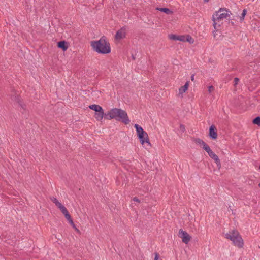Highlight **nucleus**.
<instances>
[{"label": "nucleus", "instance_id": "f257e3e1", "mask_svg": "<svg viewBox=\"0 0 260 260\" xmlns=\"http://www.w3.org/2000/svg\"><path fill=\"white\" fill-rule=\"evenodd\" d=\"M105 118L110 120L115 119L125 125L129 123L130 120L125 111L119 108H112L105 114Z\"/></svg>", "mask_w": 260, "mask_h": 260}, {"label": "nucleus", "instance_id": "f03ea898", "mask_svg": "<svg viewBox=\"0 0 260 260\" xmlns=\"http://www.w3.org/2000/svg\"><path fill=\"white\" fill-rule=\"evenodd\" d=\"M90 43L93 51L98 53L106 54L111 52L110 44L106 40L104 36L102 37L99 40L91 41Z\"/></svg>", "mask_w": 260, "mask_h": 260}, {"label": "nucleus", "instance_id": "7ed1b4c3", "mask_svg": "<svg viewBox=\"0 0 260 260\" xmlns=\"http://www.w3.org/2000/svg\"><path fill=\"white\" fill-rule=\"evenodd\" d=\"M225 238L231 240L233 244L238 248L243 247L244 245L243 240L237 230H233L229 233H226Z\"/></svg>", "mask_w": 260, "mask_h": 260}, {"label": "nucleus", "instance_id": "20e7f679", "mask_svg": "<svg viewBox=\"0 0 260 260\" xmlns=\"http://www.w3.org/2000/svg\"><path fill=\"white\" fill-rule=\"evenodd\" d=\"M134 127L136 129L137 135L141 143L143 145L144 143H148L149 146H151L147 133L144 131L141 126L137 124H135Z\"/></svg>", "mask_w": 260, "mask_h": 260}, {"label": "nucleus", "instance_id": "39448f33", "mask_svg": "<svg viewBox=\"0 0 260 260\" xmlns=\"http://www.w3.org/2000/svg\"><path fill=\"white\" fill-rule=\"evenodd\" d=\"M224 11H228L225 8H221L214 13L213 16L222 21L224 18H227L230 16L229 13L223 12Z\"/></svg>", "mask_w": 260, "mask_h": 260}, {"label": "nucleus", "instance_id": "423d86ee", "mask_svg": "<svg viewBox=\"0 0 260 260\" xmlns=\"http://www.w3.org/2000/svg\"><path fill=\"white\" fill-rule=\"evenodd\" d=\"M178 236L182 239V242L185 244H187L191 239V236L182 229H180L178 233Z\"/></svg>", "mask_w": 260, "mask_h": 260}, {"label": "nucleus", "instance_id": "0eeeda50", "mask_svg": "<svg viewBox=\"0 0 260 260\" xmlns=\"http://www.w3.org/2000/svg\"><path fill=\"white\" fill-rule=\"evenodd\" d=\"M209 137L212 140H216L217 138L218 135L216 126L214 125H212L209 127Z\"/></svg>", "mask_w": 260, "mask_h": 260}, {"label": "nucleus", "instance_id": "6e6552de", "mask_svg": "<svg viewBox=\"0 0 260 260\" xmlns=\"http://www.w3.org/2000/svg\"><path fill=\"white\" fill-rule=\"evenodd\" d=\"M105 113H104V110L102 107H101L95 112L94 117L98 121H101L103 117L105 118Z\"/></svg>", "mask_w": 260, "mask_h": 260}, {"label": "nucleus", "instance_id": "1a4fd4ad", "mask_svg": "<svg viewBox=\"0 0 260 260\" xmlns=\"http://www.w3.org/2000/svg\"><path fill=\"white\" fill-rule=\"evenodd\" d=\"M125 28L123 27L120 29L118 30L115 35V39L116 40H120L125 37Z\"/></svg>", "mask_w": 260, "mask_h": 260}, {"label": "nucleus", "instance_id": "9d476101", "mask_svg": "<svg viewBox=\"0 0 260 260\" xmlns=\"http://www.w3.org/2000/svg\"><path fill=\"white\" fill-rule=\"evenodd\" d=\"M212 20L213 21V26L214 27L215 30L218 31L221 25L222 24V20L216 19L213 16Z\"/></svg>", "mask_w": 260, "mask_h": 260}, {"label": "nucleus", "instance_id": "9b49d317", "mask_svg": "<svg viewBox=\"0 0 260 260\" xmlns=\"http://www.w3.org/2000/svg\"><path fill=\"white\" fill-rule=\"evenodd\" d=\"M58 48L61 49L63 51H66L68 48V43L65 41H60L57 42Z\"/></svg>", "mask_w": 260, "mask_h": 260}, {"label": "nucleus", "instance_id": "f8f14e48", "mask_svg": "<svg viewBox=\"0 0 260 260\" xmlns=\"http://www.w3.org/2000/svg\"><path fill=\"white\" fill-rule=\"evenodd\" d=\"M192 140L196 144L202 146L204 150L209 146L203 140L200 138H193Z\"/></svg>", "mask_w": 260, "mask_h": 260}, {"label": "nucleus", "instance_id": "ddd939ff", "mask_svg": "<svg viewBox=\"0 0 260 260\" xmlns=\"http://www.w3.org/2000/svg\"><path fill=\"white\" fill-rule=\"evenodd\" d=\"M169 38L171 40H179L180 41L185 42V36H177L174 34H171L169 35Z\"/></svg>", "mask_w": 260, "mask_h": 260}, {"label": "nucleus", "instance_id": "4468645a", "mask_svg": "<svg viewBox=\"0 0 260 260\" xmlns=\"http://www.w3.org/2000/svg\"><path fill=\"white\" fill-rule=\"evenodd\" d=\"M12 100L16 101L17 103H18L20 106L23 108L24 109V105H23L21 104V100L19 98V95L17 94L16 92L14 93V94H12Z\"/></svg>", "mask_w": 260, "mask_h": 260}, {"label": "nucleus", "instance_id": "2eb2a0df", "mask_svg": "<svg viewBox=\"0 0 260 260\" xmlns=\"http://www.w3.org/2000/svg\"><path fill=\"white\" fill-rule=\"evenodd\" d=\"M205 150L208 153L209 156L212 158L213 159L217 155L214 152L210 149V147L208 146Z\"/></svg>", "mask_w": 260, "mask_h": 260}, {"label": "nucleus", "instance_id": "dca6fc26", "mask_svg": "<svg viewBox=\"0 0 260 260\" xmlns=\"http://www.w3.org/2000/svg\"><path fill=\"white\" fill-rule=\"evenodd\" d=\"M188 85H189V82L187 81L184 86H181L179 89V93L182 94L183 93L185 92L188 89Z\"/></svg>", "mask_w": 260, "mask_h": 260}, {"label": "nucleus", "instance_id": "f3484780", "mask_svg": "<svg viewBox=\"0 0 260 260\" xmlns=\"http://www.w3.org/2000/svg\"><path fill=\"white\" fill-rule=\"evenodd\" d=\"M102 107L100 106V105H96V104H93V105H90L89 106V108L94 111L95 112H96L99 109H100V108H101Z\"/></svg>", "mask_w": 260, "mask_h": 260}, {"label": "nucleus", "instance_id": "a211bd4d", "mask_svg": "<svg viewBox=\"0 0 260 260\" xmlns=\"http://www.w3.org/2000/svg\"><path fill=\"white\" fill-rule=\"evenodd\" d=\"M157 9L161 12L165 13L167 14H169L172 12V11L169 9L167 8H157Z\"/></svg>", "mask_w": 260, "mask_h": 260}, {"label": "nucleus", "instance_id": "6ab92c4d", "mask_svg": "<svg viewBox=\"0 0 260 260\" xmlns=\"http://www.w3.org/2000/svg\"><path fill=\"white\" fill-rule=\"evenodd\" d=\"M213 159L215 160V162L216 164L218 169H220L221 167V164L218 156L216 155L215 157H214Z\"/></svg>", "mask_w": 260, "mask_h": 260}, {"label": "nucleus", "instance_id": "aec40b11", "mask_svg": "<svg viewBox=\"0 0 260 260\" xmlns=\"http://www.w3.org/2000/svg\"><path fill=\"white\" fill-rule=\"evenodd\" d=\"M252 123L260 126V116H257L254 118L252 120Z\"/></svg>", "mask_w": 260, "mask_h": 260}, {"label": "nucleus", "instance_id": "412c9836", "mask_svg": "<svg viewBox=\"0 0 260 260\" xmlns=\"http://www.w3.org/2000/svg\"><path fill=\"white\" fill-rule=\"evenodd\" d=\"M186 41L190 43H192L193 42L192 38L189 35H187L186 37L185 36V42Z\"/></svg>", "mask_w": 260, "mask_h": 260}, {"label": "nucleus", "instance_id": "4be33fe9", "mask_svg": "<svg viewBox=\"0 0 260 260\" xmlns=\"http://www.w3.org/2000/svg\"><path fill=\"white\" fill-rule=\"evenodd\" d=\"M246 12H247V10L246 9H244L243 10L241 15L240 17V21H243L244 20V17L246 14Z\"/></svg>", "mask_w": 260, "mask_h": 260}, {"label": "nucleus", "instance_id": "5701e85b", "mask_svg": "<svg viewBox=\"0 0 260 260\" xmlns=\"http://www.w3.org/2000/svg\"><path fill=\"white\" fill-rule=\"evenodd\" d=\"M59 209L63 214L68 211L67 208L63 205H62L61 207Z\"/></svg>", "mask_w": 260, "mask_h": 260}, {"label": "nucleus", "instance_id": "b1692460", "mask_svg": "<svg viewBox=\"0 0 260 260\" xmlns=\"http://www.w3.org/2000/svg\"><path fill=\"white\" fill-rule=\"evenodd\" d=\"M59 209L63 214L68 211L67 208L63 205H62L61 207Z\"/></svg>", "mask_w": 260, "mask_h": 260}, {"label": "nucleus", "instance_id": "393cba45", "mask_svg": "<svg viewBox=\"0 0 260 260\" xmlns=\"http://www.w3.org/2000/svg\"><path fill=\"white\" fill-rule=\"evenodd\" d=\"M63 215L68 221H70L71 219H72L71 216L68 211L63 214Z\"/></svg>", "mask_w": 260, "mask_h": 260}, {"label": "nucleus", "instance_id": "a878e982", "mask_svg": "<svg viewBox=\"0 0 260 260\" xmlns=\"http://www.w3.org/2000/svg\"><path fill=\"white\" fill-rule=\"evenodd\" d=\"M69 222H70V223L71 224L73 228H74L78 232H79V230L76 227V225L74 224L72 219L69 221Z\"/></svg>", "mask_w": 260, "mask_h": 260}, {"label": "nucleus", "instance_id": "bb28decb", "mask_svg": "<svg viewBox=\"0 0 260 260\" xmlns=\"http://www.w3.org/2000/svg\"><path fill=\"white\" fill-rule=\"evenodd\" d=\"M239 81V78L237 77H235L234 79V85L235 86L236 85H237Z\"/></svg>", "mask_w": 260, "mask_h": 260}, {"label": "nucleus", "instance_id": "cd10ccee", "mask_svg": "<svg viewBox=\"0 0 260 260\" xmlns=\"http://www.w3.org/2000/svg\"><path fill=\"white\" fill-rule=\"evenodd\" d=\"M50 200H51V201L54 203L55 204L58 202V200L56 198H54V197H51L50 198Z\"/></svg>", "mask_w": 260, "mask_h": 260}, {"label": "nucleus", "instance_id": "c85d7f7f", "mask_svg": "<svg viewBox=\"0 0 260 260\" xmlns=\"http://www.w3.org/2000/svg\"><path fill=\"white\" fill-rule=\"evenodd\" d=\"M214 88L213 86H210L208 88V91L210 93H211L213 90Z\"/></svg>", "mask_w": 260, "mask_h": 260}, {"label": "nucleus", "instance_id": "c756f323", "mask_svg": "<svg viewBox=\"0 0 260 260\" xmlns=\"http://www.w3.org/2000/svg\"><path fill=\"white\" fill-rule=\"evenodd\" d=\"M55 205H56V206L58 208H60L61 207V206H62V204H61V203H60L59 201H58V202H57V203H56L55 204Z\"/></svg>", "mask_w": 260, "mask_h": 260}, {"label": "nucleus", "instance_id": "7c9ffc66", "mask_svg": "<svg viewBox=\"0 0 260 260\" xmlns=\"http://www.w3.org/2000/svg\"><path fill=\"white\" fill-rule=\"evenodd\" d=\"M159 254L158 253H155L154 260H158L159 258Z\"/></svg>", "mask_w": 260, "mask_h": 260}, {"label": "nucleus", "instance_id": "2f4dec72", "mask_svg": "<svg viewBox=\"0 0 260 260\" xmlns=\"http://www.w3.org/2000/svg\"><path fill=\"white\" fill-rule=\"evenodd\" d=\"M133 200L139 203L140 202V200L137 197H136L133 198Z\"/></svg>", "mask_w": 260, "mask_h": 260}, {"label": "nucleus", "instance_id": "473e14b6", "mask_svg": "<svg viewBox=\"0 0 260 260\" xmlns=\"http://www.w3.org/2000/svg\"><path fill=\"white\" fill-rule=\"evenodd\" d=\"M180 128L182 131L184 132L185 131V126L181 124Z\"/></svg>", "mask_w": 260, "mask_h": 260}, {"label": "nucleus", "instance_id": "72a5a7b5", "mask_svg": "<svg viewBox=\"0 0 260 260\" xmlns=\"http://www.w3.org/2000/svg\"><path fill=\"white\" fill-rule=\"evenodd\" d=\"M194 74H192V75H191V81H194Z\"/></svg>", "mask_w": 260, "mask_h": 260}, {"label": "nucleus", "instance_id": "f704fd0d", "mask_svg": "<svg viewBox=\"0 0 260 260\" xmlns=\"http://www.w3.org/2000/svg\"><path fill=\"white\" fill-rule=\"evenodd\" d=\"M209 0H204V2H209Z\"/></svg>", "mask_w": 260, "mask_h": 260}, {"label": "nucleus", "instance_id": "c9c22d12", "mask_svg": "<svg viewBox=\"0 0 260 260\" xmlns=\"http://www.w3.org/2000/svg\"><path fill=\"white\" fill-rule=\"evenodd\" d=\"M132 57H133V59L134 60H135V57L134 56H132Z\"/></svg>", "mask_w": 260, "mask_h": 260}, {"label": "nucleus", "instance_id": "e433bc0d", "mask_svg": "<svg viewBox=\"0 0 260 260\" xmlns=\"http://www.w3.org/2000/svg\"><path fill=\"white\" fill-rule=\"evenodd\" d=\"M258 186L260 187V183L258 184Z\"/></svg>", "mask_w": 260, "mask_h": 260}, {"label": "nucleus", "instance_id": "4c0bfd02", "mask_svg": "<svg viewBox=\"0 0 260 260\" xmlns=\"http://www.w3.org/2000/svg\"><path fill=\"white\" fill-rule=\"evenodd\" d=\"M259 169L260 170V165H259Z\"/></svg>", "mask_w": 260, "mask_h": 260}]
</instances>
